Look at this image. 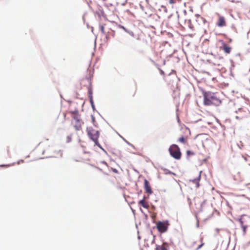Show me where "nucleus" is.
I'll list each match as a JSON object with an SVG mask.
<instances>
[{
    "label": "nucleus",
    "mask_w": 250,
    "mask_h": 250,
    "mask_svg": "<svg viewBox=\"0 0 250 250\" xmlns=\"http://www.w3.org/2000/svg\"><path fill=\"white\" fill-rule=\"evenodd\" d=\"M203 95L204 98V104L205 105H214L215 106L219 105L221 103V101L218 98L214 93L210 92H203Z\"/></svg>",
    "instance_id": "1"
},
{
    "label": "nucleus",
    "mask_w": 250,
    "mask_h": 250,
    "mask_svg": "<svg viewBox=\"0 0 250 250\" xmlns=\"http://www.w3.org/2000/svg\"><path fill=\"white\" fill-rule=\"evenodd\" d=\"M68 113L71 115L72 119L71 125L76 131H79L82 129V126L83 122L81 119L80 115L79 114L78 110L74 111H69Z\"/></svg>",
    "instance_id": "2"
},
{
    "label": "nucleus",
    "mask_w": 250,
    "mask_h": 250,
    "mask_svg": "<svg viewBox=\"0 0 250 250\" xmlns=\"http://www.w3.org/2000/svg\"><path fill=\"white\" fill-rule=\"evenodd\" d=\"M86 131L89 137L95 143L96 146H100V145L98 142L100 135L99 131L91 127H87Z\"/></svg>",
    "instance_id": "3"
},
{
    "label": "nucleus",
    "mask_w": 250,
    "mask_h": 250,
    "mask_svg": "<svg viewBox=\"0 0 250 250\" xmlns=\"http://www.w3.org/2000/svg\"><path fill=\"white\" fill-rule=\"evenodd\" d=\"M169 151L171 156L175 159L179 160L181 158V153L180 152V148L177 145H171L169 148Z\"/></svg>",
    "instance_id": "4"
},
{
    "label": "nucleus",
    "mask_w": 250,
    "mask_h": 250,
    "mask_svg": "<svg viewBox=\"0 0 250 250\" xmlns=\"http://www.w3.org/2000/svg\"><path fill=\"white\" fill-rule=\"evenodd\" d=\"M169 226V223L167 220L164 222L159 221L156 223V228L161 233L166 232Z\"/></svg>",
    "instance_id": "5"
},
{
    "label": "nucleus",
    "mask_w": 250,
    "mask_h": 250,
    "mask_svg": "<svg viewBox=\"0 0 250 250\" xmlns=\"http://www.w3.org/2000/svg\"><path fill=\"white\" fill-rule=\"evenodd\" d=\"M220 49L223 50L226 54H229L232 48L225 42L222 41V46L220 47Z\"/></svg>",
    "instance_id": "6"
},
{
    "label": "nucleus",
    "mask_w": 250,
    "mask_h": 250,
    "mask_svg": "<svg viewBox=\"0 0 250 250\" xmlns=\"http://www.w3.org/2000/svg\"><path fill=\"white\" fill-rule=\"evenodd\" d=\"M218 20L217 22L216 25L218 27H224L226 26V21L225 17L222 16H221L219 14H218Z\"/></svg>",
    "instance_id": "7"
},
{
    "label": "nucleus",
    "mask_w": 250,
    "mask_h": 250,
    "mask_svg": "<svg viewBox=\"0 0 250 250\" xmlns=\"http://www.w3.org/2000/svg\"><path fill=\"white\" fill-rule=\"evenodd\" d=\"M196 138L199 142H201L202 145L204 146L205 142L208 140V136L206 134H201L198 135Z\"/></svg>",
    "instance_id": "8"
},
{
    "label": "nucleus",
    "mask_w": 250,
    "mask_h": 250,
    "mask_svg": "<svg viewBox=\"0 0 250 250\" xmlns=\"http://www.w3.org/2000/svg\"><path fill=\"white\" fill-rule=\"evenodd\" d=\"M195 21L198 26L203 25L207 23L206 20L200 15H196Z\"/></svg>",
    "instance_id": "9"
},
{
    "label": "nucleus",
    "mask_w": 250,
    "mask_h": 250,
    "mask_svg": "<svg viewBox=\"0 0 250 250\" xmlns=\"http://www.w3.org/2000/svg\"><path fill=\"white\" fill-rule=\"evenodd\" d=\"M144 188L146 192L148 194H151L152 193L153 191L149 185V183L146 179H145L144 180Z\"/></svg>",
    "instance_id": "10"
},
{
    "label": "nucleus",
    "mask_w": 250,
    "mask_h": 250,
    "mask_svg": "<svg viewBox=\"0 0 250 250\" xmlns=\"http://www.w3.org/2000/svg\"><path fill=\"white\" fill-rule=\"evenodd\" d=\"M146 197L144 196L143 199L138 202V205L143 207L145 208L148 209L149 207L148 203L145 200Z\"/></svg>",
    "instance_id": "11"
},
{
    "label": "nucleus",
    "mask_w": 250,
    "mask_h": 250,
    "mask_svg": "<svg viewBox=\"0 0 250 250\" xmlns=\"http://www.w3.org/2000/svg\"><path fill=\"white\" fill-rule=\"evenodd\" d=\"M169 245L167 243H164L162 245H157L155 250H168Z\"/></svg>",
    "instance_id": "12"
},
{
    "label": "nucleus",
    "mask_w": 250,
    "mask_h": 250,
    "mask_svg": "<svg viewBox=\"0 0 250 250\" xmlns=\"http://www.w3.org/2000/svg\"><path fill=\"white\" fill-rule=\"evenodd\" d=\"M175 80V77L174 76L171 77L169 75L165 78V81L168 85H172V83Z\"/></svg>",
    "instance_id": "13"
},
{
    "label": "nucleus",
    "mask_w": 250,
    "mask_h": 250,
    "mask_svg": "<svg viewBox=\"0 0 250 250\" xmlns=\"http://www.w3.org/2000/svg\"><path fill=\"white\" fill-rule=\"evenodd\" d=\"M200 178H201V176H200V175H199L198 176V178L192 180V183H193L194 184H195L196 185V187L197 188H199L200 186L199 181H200Z\"/></svg>",
    "instance_id": "14"
},
{
    "label": "nucleus",
    "mask_w": 250,
    "mask_h": 250,
    "mask_svg": "<svg viewBox=\"0 0 250 250\" xmlns=\"http://www.w3.org/2000/svg\"><path fill=\"white\" fill-rule=\"evenodd\" d=\"M88 76L86 77V79L87 80H91L93 76L94 69H88Z\"/></svg>",
    "instance_id": "15"
},
{
    "label": "nucleus",
    "mask_w": 250,
    "mask_h": 250,
    "mask_svg": "<svg viewBox=\"0 0 250 250\" xmlns=\"http://www.w3.org/2000/svg\"><path fill=\"white\" fill-rule=\"evenodd\" d=\"M187 137H185L184 136H182L180 137L178 139V141L180 143H182L184 144H186L187 143Z\"/></svg>",
    "instance_id": "16"
},
{
    "label": "nucleus",
    "mask_w": 250,
    "mask_h": 250,
    "mask_svg": "<svg viewBox=\"0 0 250 250\" xmlns=\"http://www.w3.org/2000/svg\"><path fill=\"white\" fill-rule=\"evenodd\" d=\"M201 244L198 246V247L196 249V250H199L201 247H203V246L204 245V243H203V239H201Z\"/></svg>",
    "instance_id": "17"
},
{
    "label": "nucleus",
    "mask_w": 250,
    "mask_h": 250,
    "mask_svg": "<svg viewBox=\"0 0 250 250\" xmlns=\"http://www.w3.org/2000/svg\"><path fill=\"white\" fill-rule=\"evenodd\" d=\"M169 4H173L176 3V0H166Z\"/></svg>",
    "instance_id": "18"
},
{
    "label": "nucleus",
    "mask_w": 250,
    "mask_h": 250,
    "mask_svg": "<svg viewBox=\"0 0 250 250\" xmlns=\"http://www.w3.org/2000/svg\"><path fill=\"white\" fill-rule=\"evenodd\" d=\"M100 30L103 33H104V28L103 25H100Z\"/></svg>",
    "instance_id": "19"
},
{
    "label": "nucleus",
    "mask_w": 250,
    "mask_h": 250,
    "mask_svg": "<svg viewBox=\"0 0 250 250\" xmlns=\"http://www.w3.org/2000/svg\"><path fill=\"white\" fill-rule=\"evenodd\" d=\"M247 228V227L246 226H242L244 234H245L246 232Z\"/></svg>",
    "instance_id": "20"
},
{
    "label": "nucleus",
    "mask_w": 250,
    "mask_h": 250,
    "mask_svg": "<svg viewBox=\"0 0 250 250\" xmlns=\"http://www.w3.org/2000/svg\"><path fill=\"white\" fill-rule=\"evenodd\" d=\"M10 166V165H0V167H8Z\"/></svg>",
    "instance_id": "21"
},
{
    "label": "nucleus",
    "mask_w": 250,
    "mask_h": 250,
    "mask_svg": "<svg viewBox=\"0 0 250 250\" xmlns=\"http://www.w3.org/2000/svg\"><path fill=\"white\" fill-rule=\"evenodd\" d=\"M161 74H162V75H164V71H162V70H161Z\"/></svg>",
    "instance_id": "22"
},
{
    "label": "nucleus",
    "mask_w": 250,
    "mask_h": 250,
    "mask_svg": "<svg viewBox=\"0 0 250 250\" xmlns=\"http://www.w3.org/2000/svg\"><path fill=\"white\" fill-rule=\"evenodd\" d=\"M89 94H90V95H91L92 93H91V91H89Z\"/></svg>",
    "instance_id": "23"
}]
</instances>
